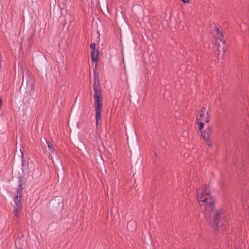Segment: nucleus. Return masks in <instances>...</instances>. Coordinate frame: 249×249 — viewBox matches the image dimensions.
Listing matches in <instances>:
<instances>
[{"mask_svg":"<svg viewBox=\"0 0 249 249\" xmlns=\"http://www.w3.org/2000/svg\"><path fill=\"white\" fill-rule=\"evenodd\" d=\"M196 197L200 205L204 207L205 219L215 231H219L222 225L224 226L227 222L225 219L224 211L222 210L214 212V201L212 198L209 188L203 186L197 191ZM223 228H221L223 230Z\"/></svg>","mask_w":249,"mask_h":249,"instance_id":"1","label":"nucleus"},{"mask_svg":"<svg viewBox=\"0 0 249 249\" xmlns=\"http://www.w3.org/2000/svg\"><path fill=\"white\" fill-rule=\"evenodd\" d=\"M196 120L197 121V124L199 126V130L201 131V129L204 128L203 122L207 123L209 121V116L208 113L207 112L206 116H205L204 115V111L203 110H200L199 114L196 118Z\"/></svg>","mask_w":249,"mask_h":249,"instance_id":"2","label":"nucleus"},{"mask_svg":"<svg viewBox=\"0 0 249 249\" xmlns=\"http://www.w3.org/2000/svg\"><path fill=\"white\" fill-rule=\"evenodd\" d=\"M21 198H22L18 197V195H16L14 199L15 205L14 206V213L15 216L17 218H18V213L22 208Z\"/></svg>","mask_w":249,"mask_h":249,"instance_id":"3","label":"nucleus"},{"mask_svg":"<svg viewBox=\"0 0 249 249\" xmlns=\"http://www.w3.org/2000/svg\"><path fill=\"white\" fill-rule=\"evenodd\" d=\"M94 84H93V90L94 92V95H101V91L100 89V86L99 85V81L98 76L96 73V71L94 72Z\"/></svg>","mask_w":249,"mask_h":249,"instance_id":"4","label":"nucleus"},{"mask_svg":"<svg viewBox=\"0 0 249 249\" xmlns=\"http://www.w3.org/2000/svg\"><path fill=\"white\" fill-rule=\"evenodd\" d=\"M214 29L217 34V36L216 38V45H218L219 47L220 46V42H222L223 44H224L225 40L224 39L223 33L220 29L217 26L214 27Z\"/></svg>","mask_w":249,"mask_h":249,"instance_id":"5","label":"nucleus"},{"mask_svg":"<svg viewBox=\"0 0 249 249\" xmlns=\"http://www.w3.org/2000/svg\"><path fill=\"white\" fill-rule=\"evenodd\" d=\"M212 126L209 125L207 128L204 131L201 129L200 131L201 133V136L203 139L206 141H208L212 132Z\"/></svg>","mask_w":249,"mask_h":249,"instance_id":"6","label":"nucleus"},{"mask_svg":"<svg viewBox=\"0 0 249 249\" xmlns=\"http://www.w3.org/2000/svg\"><path fill=\"white\" fill-rule=\"evenodd\" d=\"M102 97L101 95H94V99L95 101V108H101L103 106L102 102Z\"/></svg>","mask_w":249,"mask_h":249,"instance_id":"7","label":"nucleus"},{"mask_svg":"<svg viewBox=\"0 0 249 249\" xmlns=\"http://www.w3.org/2000/svg\"><path fill=\"white\" fill-rule=\"evenodd\" d=\"M95 118H96V123L97 124H98L99 121L100 119L101 116V108H95Z\"/></svg>","mask_w":249,"mask_h":249,"instance_id":"8","label":"nucleus"},{"mask_svg":"<svg viewBox=\"0 0 249 249\" xmlns=\"http://www.w3.org/2000/svg\"><path fill=\"white\" fill-rule=\"evenodd\" d=\"M91 59L93 62H96L97 61L98 52V51L92 50L91 53Z\"/></svg>","mask_w":249,"mask_h":249,"instance_id":"9","label":"nucleus"},{"mask_svg":"<svg viewBox=\"0 0 249 249\" xmlns=\"http://www.w3.org/2000/svg\"><path fill=\"white\" fill-rule=\"evenodd\" d=\"M22 180L21 178H19V187L18 189V194L17 195H18V197H20V198H22Z\"/></svg>","mask_w":249,"mask_h":249,"instance_id":"10","label":"nucleus"},{"mask_svg":"<svg viewBox=\"0 0 249 249\" xmlns=\"http://www.w3.org/2000/svg\"><path fill=\"white\" fill-rule=\"evenodd\" d=\"M127 228L129 231H133L135 228V222L133 221H129L127 224Z\"/></svg>","mask_w":249,"mask_h":249,"instance_id":"11","label":"nucleus"},{"mask_svg":"<svg viewBox=\"0 0 249 249\" xmlns=\"http://www.w3.org/2000/svg\"><path fill=\"white\" fill-rule=\"evenodd\" d=\"M48 147L51 153H53L55 151L54 148L52 146V145L49 143L47 142Z\"/></svg>","mask_w":249,"mask_h":249,"instance_id":"12","label":"nucleus"},{"mask_svg":"<svg viewBox=\"0 0 249 249\" xmlns=\"http://www.w3.org/2000/svg\"><path fill=\"white\" fill-rule=\"evenodd\" d=\"M90 48L93 50H95L96 48V44L95 43H92L90 44Z\"/></svg>","mask_w":249,"mask_h":249,"instance_id":"13","label":"nucleus"},{"mask_svg":"<svg viewBox=\"0 0 249 249\" xmlns=\"http://www.w3.org/2000/svg\"><path fill=\"white\" fill-rule=\"evenodd\" d=\"M48 157L50 160H52V163H53V164L54 165V160H53V158L52 157V155L49 154V155L48 156Z\"/></svg>","mask_w":249,"mask_h":249,"instance_id":"14","label":"nucleus"},{"mask_svg":"<svg viewBox=\"0 0 249 249\" xmlns=\"http://www.w3.org/2000/svg\"><path fill=\"white\" fill-rule=\"evenodd\" d=\"M184 3H188L189 0H181Z\"/></svg>","mask_w":249,"mask_h":249,"instance_id":"15","label":"nucleus"},{"mask_svg":"<svg viewBox=\"0 0 249 249\" xmlns=\"http://www.w3.org/2000/svg\"><path fill=\"white\" fill-rule=\"evenodd\" d=\"M207 145H208V146H209V147L211 146V145H210V144L209 143H207Z\"/></svg>","mask_w":249,"mask_h":249,"instance_id":"16","label":"nucleus"},{"mask_svg":"<svg viewBox=\"0 0 249 249\" xmlns=\"http://www.w3.org/2000/svg\"><path fill=\"white\" fill-rule=\"evenodd\" d=\"M24 166V162H22V166Z\"/></svg>","mask_w":249,"mask_h":249,"instance_id":"17","label":"nucleus"}]
</instances>
